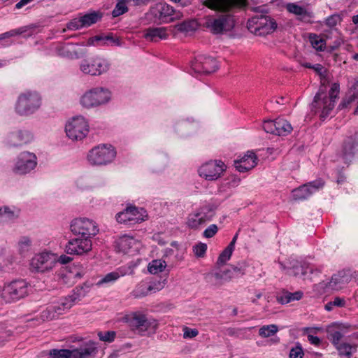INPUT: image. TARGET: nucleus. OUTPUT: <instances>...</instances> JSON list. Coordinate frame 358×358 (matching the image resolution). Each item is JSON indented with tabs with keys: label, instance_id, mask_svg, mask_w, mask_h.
<instances>
[{
	"label": "nucleus",
	"instance_id": "f257e3e1",
	"mask_svg": "<svg viewBox=\"0 0 358 358\" xmlns=\"http://www.w3.org/2000/svg\"><path fill=\"white\" fill-rule=\"evenodd\" d=\"M338 93L339 85L336 83L332 85L328 94L320 90L311 103V111L315 115L318 114L320 119L324 121L334 109Z\"/></svg>",
	"mask_w": 358,
	"mask_h": 358
},
{
	"label": "nucleus",
	"instance_id": "f03ea898",
	"mask_svg": "<svg viewBox=\"0 0 358 358\" xmlns=\"http://www.w3.org/2000/svg\"><path fill=\"white\" fill-rule=\"evenodd\" d=\"M42 104V97L36 90H27L21 92L15 105V111L20 116H29L36 112Z\"/></svg>",
	"mask_w": 358,
	"mask_h": 358
},
{
	"label": "nucleus",
	"instance_id": "7ed1b4c3",
	"mask_svg": "<svg viewBox=\"0 0 358 358\" xmlns=\"http://www.w3.org/2000/svg\"><path fill=\"white\" fill-rule=\"evenodd\" d=\"M29 289V284L26 280H15L3 285L0 296L6 303H12L27 296Z\"/></svg>",
	"mask_w": 358,
	"mask_h": 358
},
{
	"label": "nucleus",
	"instance_id": "20e7f679",
	"mask_svg": "<svg viewBox=\"0 0 358 358\" xmlns=\"http://www.w3.org/2000/svg\"><path fill=\"white\" fill-rule=\"evenodd\" d=\"M248 29L257 36L272 34L277 29L275 20L269 15L257 14L248 20Z\"/></svg>",
	"mask_w": 358,
	"mask_h": 358
},
{
	"label": "nucleus",
	"instance_id": "39448f33",
	"mask_svg": "<svg viewBox=\"0 0 358 358\" xmlns=\"http://www.w3.org/2000/svg\"><path fill=\"white\" fill-rule=\"evenodd\" d=\"M128 323L133 330L137 331L141 336H149L156 332L159 327L158 321L148 318L145 315L135 312L131 314Z\"/></svg>",
	"mask_w": 358,
	"mask_h": 358
},
{
	"label": "nucleus",
	"instance_id": "423d86ee",
	"mask_svg": "<svg viewBox=\"0 0 358 358\" xmlns=\"http://www.w3.org/2000/svg\"><path fill=\"white\" fill-rule=\"evenodd\" d=\"M90 287L85 284L76 286L73 289V293L66 297L62 298L57 303L48 308V312L54 311L57 315L62 312L70 309L76 303L80 301L88 292Z\"/></svg>",
	"mask_w": 358,
	"mask_h": 358
},
{
	"label": "nucleus",
	"instance_id": "0eeeda50",
	"mask_svg": "<svg viewBox=\"0 0 358 358\" xmlns=\"http://www.w3.org/2000/svg\"><path fill=\"white\" fill-rule=\"evenodd\" d=\"M202 24L213 34H218L232 29L235 20L234 16L229 14H222L217 17L208 15L204 18Z\"/></svg>",
	"mask_w": 358,
	"mask_h": 358
},
{
	"label": "nucleus",
	"instance_id": "6e6552de",
	"mask_svg": "<svg viewBox=\"0 0 358 358\" xmlns=\"http://www.w3.org/2000/svg\"><path fill=\"white\" fill-rule=\"evenodd\" d=\"M116 156V151L111 145H99L91 149L87 160L92 165L101 166L110 163Z\"/></svg>",
	"mask_w": 358,
	"mask_h": 358
},
{
	"label": "nucleus",
	"instance_id": "1a4fd4ad",
	"mask_svg": "<svg viewBox=\"0 0 358 358\" xmlns=\"http://www.w3.org/2000/svg\"><path fill=\"white\" fill-rule=\"evenodd\" d=\"M96 352L94 343H87L85 346L72 350L67 349H52L49 355L52 358H91Z\"/></svg>",
	"mask_w": 358,
	"mask_h": 358
},
{
	"label": "nucleus",
	"instance_id": "9d476101",
	"mask_svg": "<svg viewBox=\"0 0 358 358\" xmlns=\"http://www.w3.org/2000/svg\"><path fill=\"white\" fill-rule=\"evenodd\" d=\"M70 227L73 234L89 238H92L99 232L96 222L85 217L74 219Z\"/></svg>",
	"mask_w": 358,
	"mask_h": 358
},
{
	"label": "nucleus",
	"instance_id": "9b49d317",
	"mask_svg": "<svg viewBox=\"0 0 358 358\" xmlns=\"http://www.w3.org/2000/svg\"><path fill=\"white\" fill-rule=\"evenodd\" d=\"M150 14L154 17L155 21L161 22H169L178 20L182 17L180 12H176L173 8L166 3L159 2L150 8Z\"/></svg>",
	"mask_w": 358,
	"mask_h": 358
},
{
	"label": "nucleus",
	"instance_id": "f8f14e48",
	"mask_svg": "<svg viewBox=\"0 0 358 358\" xmlns=\"http://www.w3.org/2000/svg\"><path fill=\"white\" fill-rule=\"evenodd\" d=\"M57 264V256L50 252H42L36 254L30 262L32 271L44 273L51 270Z\"/></svg>",
	"mask_w": 358,
	"mask_h": 358
},
{
	"label": "nucleus",
	"instance_id": "ddd939ff",
	"mask_svg": "<svg viewBox=\"0 0 358 358\" xmlns=\"http://www.w3.org/2000/svg\"><path fill=\"white\" fill-rule=\"evenodd\" d=\"M65 131L69 138L80 141L88 134L89 124L83 117H76L66 124Z\"/></svg>",
	"mask_w": 358,
	"mask_h": 358
},
{
	"label": "nucleus",
	"instance_id": "4468645a",
	"mask_svg": "<svg viewBox=\"0 0 358 358\" xmlns=\"http://www.w3.org/2000/svg\"><path fill=\"white\" fill-rule=\"evenodd\" d=\"M110 64L107 59L101 57H94L85 59L80 65V69L85 74L100 76L109 69Z\"/></svg>",
	"mask_w": 358,
	"mask_h": 358
},
{
	"label": "nucleus",
	"instance_id": "2eb2a0df",
	"mask_svg": "<svg viewBox=\"0 0 358 358\" xmlns=\"http://www.w3.org/2000/svg\"><path fill=\"white\" fill-rule=\"evenodd\" d=\"M110 99V92L103 88H94L86 92L80 99L85 108H92L107 103Z\"/></svg>",
	"mask_w": 358,
	"mask_h": 358
},
{
	"label": "nucleus",
	"instance_id": "dca6fc26",
	"mask_svg": "<svg viewBox=\"0 0 358 358\" xmlns=\"http://www.w3.org/2000/svg\"><path fill=\"white\" fill-rule=\"evenodd\" d=\"M37 165V157L36 155L30 152H22L17 157L13 172L24 175L34 170Z\"/></svg>",
	"mask_w": 358,
	"mask_h": 358
},
{
	"label": "nucleus",
	"instance_id": "f3484780",
	"mask_svg": "<svg viewBox=\"0 0 358 358\" xmlns=\"http://www.w3.org/2000/svg\"><path fill=\"white\" fill-rule=\"evenodd\" d=\"M203 4L213 10L227 13L245 7L247 0H205Z\"/></svg>",
	"mask_w": 358,
	"mask_h": 358
},
{
	"label": "nucleus",
	"instance_id": "a211bd4d",
	"mask_svg": "<svg viewBox=\"0 0 358 358\" xmlns=\"http://www.w3.org/2000/svg\"><path fill=\"white\" fill-rule=\"evenodd\" d=\"M226 169L227 166L220 160L209 161L199 168V174L206 180H215L221 176Z\"/></svg>",
	"mask_w": 358,
	"mask_h": 358
},
{
	"label": "nucleus",
	"instance_id": "6ab92c4d",
	"mask_svg": "<svg viewBox=\"0 0 358 358\" xmlns=\"http://www.w3.org/2000/svg\"><path fill=\"white\" fill-rule=\"evenodd\" d=\"M92 248V238L78 236L68 241L65 250L69 255H83L91 251Z\"/></svg>",
	"mask_w": 358,
	"mask_h": 358
},
{
	"label": "nucleus",
	"instance_id": "aec40b11",
	"mask_svg": "<svg viewBox=\"0 0 358 358\" xmlns=\"http://www.w3.org/2000/svg\"><path fill=\"white\" fill-rule=\"evenodd\" d=\"M324 181L321 179L309 182L292 190V197L294 200L303 201L309 198L313 193L322 189Z\"/></svg>",
	"mask_w": 358,
	"mask_h": 358
},
{
	"label": "nucleus",
	"instance_id": "412c9836",
	"mask_svg": "<svg viewBox=\"0 0 358 358\" xmlns=\"http://www.w3.org/2000/svg\"><path fill=\"white\" fill-rule=\"evenodd\" d=\"M143 208H138L134 206L127 207L124 211L117 214L116 220L120 223L131 225L144 220Z\"/></svg>",
	"mask_w": 358,
	"mask_h": 358
},
{
	"label": "nucleus",
	"instance_id": "4be33fe9",
	"mask_svg": "<svg viewBox=\"0 0 358 358\" xmlns=\"http://www.w3.org/2000/svg\"><path fill=\"white\" fill-rule=\"evenodd\" d=\"M356 155H358V132L348 136L343 145V158L345 162L351 161Z\"/></svg>",
	"mask_w": 358,
	"mask_h": 358
},
{
	"label": "nucleus",
	"instance_id": "5701e85b",
	"mask_svg": "<svg viewBox=\"0 0 358 358\" xmlns=\"http://www.w3.org/2000/svg\"><path fill=\"white\" fill-rule=\"evenodd\" d=\"M33 135L27 130H17L10 133L7 137V143L12 147H17L30 143Z\"/></svg>",
	"mask_w": 358,
	"mask_h": 358
},
{
	"label": "nucleus",
	"instance_id": "b1692460",
	"mask_svg": "<svg viewBox=\"0 0 358 358\" xmlns=\"http://www.w3.org/2000/svg\"><path fill=\"white\" fill-rule=\"evenodd\" d=\"M257 164V157L252 151H248L239 159L234 160V166L239 172H246Z\"/></svg>",
	"mask_w": 358,
	"mask_h": 358
},
{
	"label": "nucleus",
	"instance_id": "393cba45",
	"mask_svg": "<svg viewBox=\"0 0 358 358\" xmlns=\"http://www.w3.org/2000/svg\"><path fill=\"white\" fill-rule=\"evenodd\" d=\"M206 278L213 285L220 287L234 278L233 271L225 269L219 271H212L206 274Z\"/></svg>",
	"mask_w": 358,
	"mask_h": 358
},
{
	"label": "nucleus",
	"instance_id": "a878e982",
	"mask_svg": "<svg viewBox=\"0 0 358 358\" xmlns=\"http://www.w3.org/2000/svg\"><path fill=\"white\" fill-rule=\"evenodd\" d=\"M346 332V328L343 325L336 323L329 325L327 328V338L334 346L341 343Z\"/></svg>",
	"mask_w": 358,
	"mask_h": 358
},
{
	"label": "nucleus",
	"instance_id": "bb28decb",
	"mask_svg": "<svg viewBox=\"0 0 358 358\" xmlns=\"http://www.w3.org/2000/svg\"><path fill=\"white\" fill-rule=\"evenodd\" d=\"M139 246V243L132 236L124 235L117 241V247L120 251L124 254L136 252Z\"/></svg>",
	"mask_w": 358,
	"mask_h": 358
},
{
	"label": "nucleus",
	"instance_id": "cd10ccee",
	"mask_svg": "<svg viewBox=\"0 0 358 358\" xmlns=\"http://www.w3.org/2000/svg\"><path fill=\"white\" fill-rule=\"evenodd\" d=\"M167 29L165 27H149L145 31V38L150 41H158L168 37Z\"/></svg>",
	"mask_w": 358,
	"mask_h": 358
},
{
	"label": "nucleus",
	"instance_id": "c85d7f7f",
	"mask_svg": "<svg viewBox=\"0 0 358 358\" xmlns=\"http://www.w3.org/2000/svg\"><path fill=\"white\" fill-rule=\"evenodd\" d=\"M286 9L289 13L297 15L298 19L301 21L306 22L311 17L310 14L305 8L299 6L295 3H287Z\"/></svg>",
	"mask_w": 358,
	"mask_h": 358
},
{
	"label": "nucleus",
	"instance_id": "c756f323",
	"mask_svg": "<svg viewBox=\"0 0 358 358\" xmlns=\"http://www.w3.org/2000/svg\"><path fill=\"white\" fill-rule=\"evenodd\" d=\"M80 16L83 27H88L101 20L103 15L99 11H93L84 15L80 14Z\"/></svg>",
	"mask_w": 358,
	"mask_h": 358
},
{
	"label": "nucleus",
	"instance_id": "7c9ffc66",
	"mask_svg": "<svg viewBox=\"0 0 358 358\" xmlns=\"http://www.w3.org/2000/svg\"><path fill=\"white\" fill-rule=\"evenodd\" d=\"M276 135L287 136L291 133L293 128L291 124L283 118L275 119Z\"/></svg>",
	"mask_w": 358,
	"mask_h": 358
},
{
	"label": "nucleus",
	"instance_id": "2f4dec72",
	"mask_svg": "<svg viewBox=\"0 0 358 358\" xmlns=\"http://www.w3.org/2000/svg\"><path fill=\"white\" fill-rule=\"evenodd\" d=\"M334 347L338 350L341 357L345 356L347 358H350L357 351V346L355 345H351L345 342H341Z\"/></svg>",
	"mask_w": 358,
	"mask_h": 358
},
{
	"label": "nucleus",
	"instance_id": "473e14b6",
	"mask_svg": "<svg viewBox=\"0 0 358 358\" xmlns=\"http://www.w3.org/2000/svg\"><path fill=\"white\" fill-rule=\"evenodd\" d=\"M344 278V275L341 272L334 274L331 276V280L329 282L327 287L334 290L341 289L346 282V280Z\"/></svg>",
	"mask_w": 358,
	"mask_h": 358
},
{
	"label": "nucleus",
	"instance_id": "72a5a7b5",
	"mask_svg": "<svg viewBox=\"0 0 358 358\" xmlns=\"http://www.w3.org/2000/svg\"><path fill=\"white\" fill-rule=\"evenodd\" d=\"M201 59L203 61V70L204 74H209L217 69V61L211 57H205L201 55Z\"/></svg>",
	"mask_w": 358,
	"mask_h": 358
},
{
	"label": "nucleus",
	"instance_id": "f704fd0d",
	"mask_svg": "<svg viewBox=\"0 0 358 358\" xmlns=\"http://www.w3.org/2000/svg\"><path fill=\"white\" fill-rule=\"evenodd\" d=\"M309 41L312 47L317 51H324L326 48V40L316 34H310Z\"/></svg>",
	"mask_w": 358,
	"mask_h": 358
},
{
	"label": "nucleus",
	"instance_id": "c9c22d12",
	"mask_svg": "<svg viewBox=\"0 0 358 358\" xmlns=\"http://www.w3.org/2000/svg\"><path fill=\"white\" fill-rule=\"evenodd\" d=\"M205 222L206 215L201 213L190 214L187 220V224L192 229H196Z\"/></svg>",
	"mask_w": 358,
	"mask_h": 358
},
{
	"label": "nucleus",
	"instance_id": "e433bc0d",
	"mask_svg": "<svg viewBox=\"0 0 358 358\" xmlns=\"http://www.w3.org/2000/svg\"><path fill=\"white\" fill-rule=\"evenodd\" d=\"M32 241L28 236H22L18 241L17 248L20 255H24L31 248Z\"/></svg>",
	"mask_w": 358,
	"mask_h": 358
},
{
	"label": "nucleus",
	"instance_id": "4c0bfd02",
	"mask_svg": "<svg viewBox=\"0 0 358 358\" xmlns=\"http://www.w3.org/2000/svg\"><path fill=\"white\" fill-rule=\"evenodd\" d=\"M166 266V262L162 259L152 260L148 265V271L150 273L156 274L164 271Z\"/></svg>",
	"mask_w": 358,
	"mask_h": 358
},
{
	"label": "nucleus",
	"instance_id": "58836bf2",
	"mask_svg": "<svg viewBox=\"0 0 358 358\" xmlns=\"http://www.w3.org/2000/svg\"><path fill=\"white\" fill-rule=\"evenodd\" d=\"M346 306V300L344 297L336 296L331 301L327 303L324 308L327 311L332 310L335 307L343 308Z\"/></svg>",
	"mask_w": 358,
	"mask_h": 358
},
{
	"label": "nucleus",
	"instance_id": "ea45409f",
	"mask_svg": "<svg viewBox=\"0 0 358 358\" xmlns=\"http://www.w3.org/2000/svg\"><path fill=\"white\" fill-rule=\"evenodd\" d=\"M278 328L275 324L264 325L259 329V335L262 338H268L275 334Z\"/></svg>",
	"mask_w": 358,
	"mask_h": 358
},
{
	"label": "nucleus",
	"instance_id": "a19ab883",
	"mask_svg": "<svg viewBox=\"0 0 358 358\" xmlns=\"http://www.w3.org/2000/svg\"><path fill=\"white\" fill-rule=\"evenodd\" d=\"M196 22L194 20H185L176 25V29L180 32H189L196 29Z\"/></svg>",
	"mask_w": 358,
	"mask_h": 358
},
{
	"label": "nucleus",
	"instance_id": "79ce46f5",
	"mask_svg": "<svg viewBox=\"0 0 358 358\" xmlns=\"http://www.w3.org/2000/svg\"><path fill=\"white\" fill-rule=\"evenodd\" d=\"M155 288L152 285L145 286V285H140L134 290V296L135 298H141L147 296L150 292L154 290Z\"/></svg>",
	"mask_w": 358,
	"mask_h": 358
},
{
	"label": "nucleus",
	"instance_id": "37998d69",
	"mask_svg": "<svg viewBox=\"0 0 358 358\" xmlns=\"http://www.w3.org/2000/svg\"><path fill=\"white\" fill-rule=\"evenodd\" d=\"M127 11L128 8L127 6V4L121 0H117L115 7L112 11V15L116 17L127 13Z\"/></svg>",
	"mask_w": 358,
	"mask_h": 358
},
{
	"label": "nucleus",
	"instance_id": "c03bdc74",
	"mask_svg": "<svg viewBox=\"0 0 358 358\" xmlns=\"http://www.w3.org/2000/svg\"><path fill=\"white\" fill-rule=\"evenodd\" d=\"M25 31L24 27H20L18 29H11L8 31L4 32L0 34V41H3L6 38H8L10 37H14L15 36H18L22 34Z\"/></svg>",
	"mask_w": 358,
	"mask_h": 358
},
{
	"label": "nucleus",
	"instance_id": "a18cd8bd",
	"mask_svg": "<svg viewBox=\"0 0 358 358\" xmlns=\"http://www.w3.org/2000/svg\"><path fill=\"white\" fill-rule=\"evenodd\" d=\"M14 217V213L7 207L0 208V222L12 220Z\"/></svg>",
	"mask_w": 358,
	"mask_h": 358
},
{
	"label": "nucleus",
	"instance_id": "49530a36",
	"mask_svg": "<svg viewBox=\"0 0 358 358\" xmlns=\"http://www.w3.org/2000/svg\"><path fill=\"white\" fill-rule=\"evenodd\" d=\"M304 356L303 350L299 343L292 348L289 351V358H303Z\"/></svg>",
	"mask_w": 358,
	"mask_h": 358
},
{
	"label": "nucleus",
	"instance_id": "de8ad7c7",
	"mask_svg": "<svg viewBox=\"0 0 358 358\" xmlns=\"http://www.w3.org/2000/svg\"><path fill=\"white\" fill-rule=\"evenodd\" d=\"M98 336L101 341L111 343L115 340L116 333L113 331H100L98 334Z\"/></svg>",
	"mask_w": 358,
	"mask_h": 358
},
{
	"label": "nucleus",
	"instance_id": "09e8293b",
	"mask_svg": "<svg viewBox=\"0 0 358 358\" xmlns=\"http://www.w3.org/2000/svg\"><path fill=\"white\" fill-rule=\"evenodd\" d=\"M120 277L117 272H110L106 274L101 280L99 281V285L103 283L114 282Z\"/></svg>",
	"mask_w": 358,
	"mask_h": 358
},
{
	"label": "nucleus",
	"instance_id": "8fccbe9b",
	"mask_svg": "<svg viewBox=\"0 0 358 358\" xmlns=\"http://www.w3.org/2000/svg\"><path fill=\"white\" fill-rule=\"evenodd\" d=\"M262 127L266 133L276 135L275 120L264 121Z\"/></svg>",
	"mask_w": 358,
	"mask_h": 358
},
{
	"label": "nucleus",
	"instance_id": "3c124183",
	"mask_svg": "<svg viewBox=\"0 0 358 358\" xmlns=\"http://www.w3.org/2000/svg\"><path fill=\"white\" fill-rule=\"evenodd\" d=\"M276 300L279 303L287 304L290 302L289 292L282 290L276 295Z\"/></svg>",
	"mask_w": 358,
	"mask_h": 358
},
{
	"label": "nucleus",
	"instance_id": "603ef678",
	"mask_svg": "<svg viewBox=\"0 0 358 358\" xmlns=\"http://www.w3.org/2000/svg\"><path fill=\"white\" fill-rule=\"evenodd\" d=\"M203 69V61L201 59V55L196 57L195 61L192 64V69L196 73L198 74H204V71Z\"/></svg>",
	"mask_w": 358,
	"mask_h": 358
},
{
	"label": "nucleus",
	"instance_id": "864d4df0",
	"mask_svg": "<svg viewBox=\"0 0 358 358\" xmlns=\"http://www.w3.org/2000/svg\"><path fill=\"white\" fill-rule=\"evenodd\" d=\"M245 264L242 262L238 264V266H231L230 269L233 271V275L234 278L244 275L245 273Z\"/></svg>",
	"mask_w": 358,
	"mask_h": 358
},
{
	"label": "nucleus",
	"instance_id": "5fc2aeb1",
	"mask_svg": "<svg viewBox=\"0 0 358 358\" xmlns=\"http://www.w3.org/2000/svg\"><path fill=\"white\" fill-rule=\"evenodd\" d=\"M193 250L194 252L195 256L197 257H203L206 252L207 245L206 243H199L194 246Z\"/></svg>",
	"mask_w": 358,
	"mask_h": 358
},
{
	"label": "nucleus",
	"instance_id": "6e6d98bb",
	"mask_svg": "<svg viewBox=\"0 0 358 358\" xmlns=\"http://www.w3.org/2000/svg\"><path fill=\"white\" fill-rule=\"evenodd\" d=\"M66 27L69 30H78L83 28L81 22L80 16L78 18H74L69 22L66 24Z\"/></svg>",
	"mask_w": 358,
	"mask_h": 358
},
{
	"label": "nucleus",
	"instance_id": "4d7b16f0",
	"mask_svg": "<svg viewBox=\"0 0 358 358\" xmlns=\"http://www.w3.org/2000/svg\"><path fill=\"white\" fill-rule=\"evenodd\" d=\"M342 18L338 14H334L326 19V25L330 28H333L341 21Z\"/></svg>",
	"mask_w": 358,
	"mask_h": 358
},
{
	"label": "nucleus",
	"instance_id": "13d9d810",
	"mask_svg": "<svg viewBox=\"0 0 358 358\" xmlns=\"http://www.w3.org/2000/svg\"><path fill=\"white\" fill-rule=\"evenodd\" d=\"M232 252L227 249H224L219 255L217 264H224L228 260L230 259Z\"/></svg>",
	"mask_w": 358,
	"mask_h": 358
},
{
	"label": "nucleus",
	"instance_id": "bf43d9fd",
	"mask_svg": "<svg viewBox=\"0 0 358 358\" xmlns=\"http://www.w3.org/2000/svg\"><path fill=\"white\" fill-rule=\"evenodd\" d=\"M218 231V227L216 224H212L203 231V236L206 238L213 237Z\"/></svg>",
	"mask_w": 358,
	"mask_h": 358
},
{
	"label": "nucleus",
	"instance_id": "052dcab7",
	"mask_svg": "<svg viewBox=\"0 0 358 358\" xmlns=\"http://www.w3.org/2000/svg\"><path fill=\"white\" fill-rule=\"evenodd\" d=\"M198 334L199 331L196 329H191L187 327L183 329L184 338H192L196 337Z\"/></svg>",
	"mask_w": 358,
	"mask_h": 358
},
{
	"label": "nucleus",
	"instance_id": "680f3d73",
	"mask_svg": "<svg viewBox=\"0 0 358 358\" xmlns=\"http://www.w3.org/2000/svg\"><path fill=\"white\" fill-rule=\"evenodd\" d=\"M289 296H290V302H292V301L300 300L303 297V293L301 291H296L293 293L289 292Z\"/></svg>",
	"mask_w": 358,
	"mask_h": 358
},
{
	"label": "nucleus",
	"instance_id": "e2e57ef3",
	"mask_svg": "<svg viewBox=\"0 0 358 358\" xmlns=\"http://www.w3.org/2000/svg\"><path fill=\"white\" fill-rule=\"evenodd\" d=\"M73 259L66 255H62L59 258L57 257V263L59 262L62 264H66L71 262Z\"/></svg>",
	"mask_w": 358,
	"mask_h": 358
},
{
	"label": "nucleus",
	"instance_id": "0e129e2a",
	"mask_svg": "<svg viewBox=\"0 0 358 358\" xmlns=\"http://www.w3.org/2000/svg\"><path fill=\"white\" fill-rule=\"evenodd\" d=\"M308 341L313 345L315 346H319L321 343V340L319 337L313 335L308 336Z\"/></svg>",
	"mask_w": 358,
	"mask_h": 358
},
{
	"label": "nucleus",
	"instance_id": "69168bd1",
	"mask_svg": "<svg viewBox=\"0 0 358 358\" xmlns=\"http://www.w3.org/2000/svg\"><path fill=\"white\" fill-rule=\"evenodd\" d=\"M353 101H357V107L355 110V114L358 115V93H354L352 95L350 96L348 103H350Z\"/></svg>",
	"mask_w": 358,
	"mask_h": 358
},
{
	"label": "nucleus",
	"instance_id": "338daca9",
	"mask_svg": "<svg viewBox=\"0 0 358 358\" xmlns=\"http://www.w3.org/2000/svg\"><path fill=\"white\" fill-rule=\"evenodd\" d=\"M315 72H316L319 76H322L324 67L320 64H316L313 65L312 69Z\"/></svg>",
	"mask_w": 358,
	"mask_h": 358
},
{
	"label": "nucleus",
	"instance_id": "774afa93",
	"mask_svg": "<svg viewBox=\"0 0 358 358\" xmlns=\"http://www.w3.org/2000/svg\"><path fill=\"white\" fill-rule=\"evenodd\" d=\"M34 0H20L15 4V7L16 9H21L24 6L27 5L28 3H31Z\"/></svg>",
	"mask_w": 358,
	"mask_h": 358
}]
</instances>
